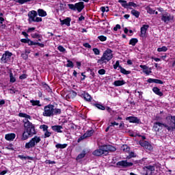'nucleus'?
Wrapping results in <instances>:
<instances>
[{
  "mask_svg": "<svg viewBox=\"0 0 175 175\" xmlns=\"http://www.w3.org/2000/svg\"><path fill=\"white\" fill-rule=\"evenodd\" d=\"M157 51H159V53L166 52L167 51V47L162 46L161 48H158Z\"/></svg>",
  "mask_w": 175,
  "mask_h": 175,
  "instance_id": "36",
  "label": "nucleus"
},
{
  "mask_svg": "<svg viewBox=\"0 0 175 175\" xmlns=\"http://www.w3.org/2000/svg\"><path fill=\"white\" fill-rule=\"evenodd\" d=\"M67 62H68V64H66L67 68H73L75 66L72 61L68 60Z\"/></svg>",
  "mask_w": 175,
  "mask_h": 175,
  "instance_id": "43",
  "label": "nucleus"
},
{
  "mask_svg": "<svg viewBox=\"0 0 175 175\" xmlns=\"http://www.w3.org/2000/svg\"><path fill=\"white\" fill-rule=\"evenodd\" d=\"M98 39H99L100 42H106V40H107V38L105 36H100L98 37Z\"/></svg>",
  "mask_w": 175,
  "mask_h": 175,
  "instance_id": "42",
  "label": "nucleus"
},
{
  "mask_svg": "<svg viewBox=\"0 0 175 175\" xmlns=\"http://www.w3.org/2000/svg\"><path fill=\"white\" fill-rule=\"evenodd\" d=\"M93 51L95 55H99V54H100V51H99V49H98L97 48H94Z\"/></svg>",
  "mask_w": 175,
  "mask_h": 175,
  "instance_id": "48",
  "label": "nucleus"
},
{
  "mask_svg": "<svg viewBox=\"0 0 175 175\" xmlns=\"http://www.w3.org/2000/svg\"><path fill=\"white\" fill-rule=\"evenodd\" d=\"M124 84H125V81H124V80H122V81L118 80V81H115L113 82V85L116 87H120L121 85H124Z\"/></svg>",
  "mask_w": 175,
  "mask_h": 175,
  "instance_id": "25",
  "label": "nucleus"
},
{
  "mask_svg": "<svg viewBox=\"0 0 175 175\" xmlns=\"http://www.w3.org/2000/svg\"><path fill=\"white\" fill-rule=\"evenodd\" d=\"M152 91L156 95H158L159 96H163V93L161 92V90L157 87H154L152 88Z\"/></svg>",
  "mask_w": 175,
  "mask_h": 175,
  "instance_id": "22",
  "label": "nucleus"
},
{
  "mask_svg": "<svg viewBox=\"0 0 175 175\" xmlns=\"http://www.w3.org/2000/svg\"><path fill=\"white\" fill-rule=\"evenodd\" d=\"M10 83H16V77H14L12 71L10 72Z\"/></svg>",
  "mask_w": 175,
  "mask_h": 175,
  "instance_id": "29",
  "label": "nucleus"
},
{
  "mask_svg": "<svg viewBox=\"0 0 175 175\" xmlns=\"http://www.w3.org/2000/svg\"><path fill=\"white\" fill-rule=\"evenodd\" d=\"M166 120H171V122H172L175 126V116H167Z\"/></svg>",
  "mask_w": 175,
  "mask_h": 175,
  "instance_id": "39",
  "label": "nucleus"
},
{
  "mask_svg": "<svg viewBox=\"0 0 175 175\" xmlns=\"http://www.w3.org/2000/svg\"><path fill=\"white\" fill-rule=\"evenodd\" d=\"M131 13L133 16L136 17V18H139V16H140V12L135 10H132Z\"/></svg>",
  "mask_w": 175,
  "mask_h": 175,
  "instance_id": "28",
  "label": "nucleus"
},
{
  "mask_svg": "<svg viewBox=\"0 0 175 175\" xmlns=\"http://www.w3.org/2000/svg\"><path fill=\"white\" fill-rule=\"evenodd\" d=\"M139 67L143 69V70H147L148 69V66L146 65H140Z\"/></svg>",
  "mask_w": 175,
  "mask_h": 175,
  "instance_id": "59",
  "label": "nucleus"
},
{
  "mask_svg": "<svg viewBox=\"0 0 175 175\" xmlns=\"http://www.w3.org/2000/svg\"><path fill=\"white\" fill-rule=\"evenodd\" d=\"M115 125L118 126L119 124L116 122H111V124L109 125V126H114Z\"/></svg>",
  "mask_w": 175,
  "mask_h": 175,
  "instance_id": "64",
  "label": "nucleus"
},
{
  "mask_svg": "<svg viewBox=\"0 0 175 175\" xmlns=\"http://www.w3.org/2000/svg\"><path fill=\"white\" fill-rule=\"evenodd\" d=\"M82 96L87 102H91V100H92V97H91V96L88 93L83 94Z\"/></svg>",
  "mask_w": 175,
  "mask_h": 175,
  "instance_id": "24",
  "label": "nucleus"
},
{
  "mask_svg": "<svg viewBox=\"0 0 175 175\" xmlns=\"http://www.w3.org/2000/svg\"><path fill=\"white\" fill-rule=\"evenodd\" d=\"M27 44L29 46H36V42L28 39Z\"/></svg>",
  "mask_w": 175,
  "mask_h": 175,
  "instance_id": "47",
  "label": "nucleus"
},
{
  "mask_svg": "<svg viewBox=\"0 0 175 175\" xmlns=\"http://www.w3.org/2000/svg\"><path fill=\"white\" fill-rule=\"evenodd\" d=\"M98 73L100 75H105L106 73V70L105 69L102 68L98 71Z\"/></svg>",
  "mask_w": 175,
  "mask_h": 175,
  "instance_id": "53",
  "label": "nucleus"
},
{
  "mask_svg": "<svg viewBox=\"0 0 175 175\" xmlns=\"http://www.w3.org/2000/svg\"><path fill=\"white\" fill-rule=\"evenodd\" d=\"M146 168L148 170H151L152 172H155V167H154L153 165H148V167H146Z\"/></svg>",
  "mask_w": 175,
  "mask_h": 175,
  "instance_id": "52",
  "label": "nucleus"
},
{
  "mask_svg": "<svg viewBox=\"0 0 175 175\" xmlns=\"http://www.w3.org/2000/svg\"><path fill=\"white\" fill-rule=\"evenodd\" d=\"M58 114H61V109H57L53 105L45 106L42 113L44 117H53V116H58Z\"/></svg>",
  "mask_w": 175,
  "mask_h": 175,
  "instance_id": "1",
  "label": "nucleus"
},
{
  "mask_svg": "<svg viewBox=\"0 0 175 175\" xmlns=\"http://www.w3.org/2000/svg\"><path fill=\"white\" fill-rule=\"evenodd\" d=\"M109 150H111V151H116V148L101 146L98 149L93 152V155H95V157H100V155H107L109 154Z\"/></svg>",
  "mask_w": 175,
  "mask_h": 175,
  "instance_id": "3",
  "label": "nucleus"
},
{
  "mask_svg": "<svg viewBox=\"0 0 175 175\" xmlns=\"http://www.w3.org/2000/svg\"><path fill=\"white\" fill-rule=\"evenodd\" d=\"M38 16V12L35 10H32L29 12L28 17H29V23H32L35 21V18Z\"/></svg>",
  "mask_w": 175,
  "mask_h": 175,
  "instance_id": "13",
  "label": "nucleus"
},
{
  "mask_svg": "<svg viewBox=\"0 0 175 175\" xmlns=\"http://www.w3.org/2000/svg\"><path fill=\"white\" fill-rule=\"evenodd\" d=\"M148 83H155L156 84H163V81L159 80V79H155L150 78L147 80Z\"/></svg>",
  "mask_w": 175,
  "mask_h": 175,
  "instance_id": "21",
  "label": "nucleus"
},
{
  "mask_svg": "<svg viewBox=\"0 0 175 175\" xmlns=\"http://www.w3.org/2000/svg\"><path fill=\"white\" fill-rule=\"evenodd\" d=\"M167 124L160 122H155L153 124V130L154 132H159L160 129H162V127L164 126V128H167V131H172L173 129V127L170 126V122L167 121Z\"/></svg>",
  "mask_w": 175,
  "mask_h": 175,
  "instance_id": "4",
  "label": "nucleus"
},
{
  "mask_svg": "<svg viewBox=\"0 0 175 175\" xmlns=\"http://www.w3.org/2000/svg\"><path fill=\"white\" fill-rule=\"evenodd\" d=\"M33 22H35V23H40V22H42V18L41 17H36L34 19Z\"/></svg>",
  "mask_w": 175,
  "mask_h": 175,
  "instance_id": "57",
  "label": "nucleus"
},
{
  "mask_svg": "<svg viewBox=\"0 0 175 175\" xmlns=\"http://www.w3.org/2000/svg\"><path fill=\"white\" fill-rule=\"evenodd\" d=\"M120 62L116 61V64L113 65V69H117L118 68H120Z\"/></svg>",
  "mask_w": 175,
  "mask_h": 175,
  "instance_id": "51",
  "label": "nucleus"
},
{
  "mask_svg": "<svg viewBox=\"0 0 175 175\" xmlns=\"http://www.w3.org/2000/svg\"><path fill=\"white\" fill-rule=\"evenodd\" d=\"M126 121H129V122H132L133 124H139L140 123V119L137 118L135 116H130L126 118Z\"/></svg>",
  "mask_w": 175,
  "mask_h": 175,
  "instance_id": "14",
  "label": "nucleus"
},
{
  "mask_svg": "<svg viewBox=\"0 0 175 175\" xmlns=\"http://www.w3.org/2000/svg\"><path fill=\"white\" fill-rule=\"evenodd\" d=\"M121 73L123 75H130L131 71L126 70L125 68H122V66H119Z\"/></svg>",
  "mask_w": 175,
  "mask_h": 175,
  "instance_id": "33",
  "label": "nucleus"
},
{
  "mask_svg": "<svg viewBox=\"0 0 175 175\" xmlns=\"http://www.w3.org/2000/svg\"><path fill=\"white\" fill-rule=\"evenodd\" d=\"M129 6H132L133 8H137V4L135 3L134 2H129L128 3V8H129Z\"/></svg>",
  "mask_w": 175,
  "mask_h": 175,
  "instance_id": "49",
  "label": "nucleus"
},
{
  "mask_svg": "<svg viewBox=\"0 0 175 175\" xmlns=\"http://www.w3.org/2000/svg\"><path fill=\"white\" fill-rule=\"evenodd\" d=\"M94 106H95V107H97V109H98L99 110H105V106L100 105V104H94Z\"/></svg>",
  "mask_w": 175,
  "mask_h": 175,
  "instance_id": "37",
  "label": "nucleus"
},
{
  "mask_svg": "<svg viewBox=\"0 0 175 175\" xmlns=\"http://www.w3.org/2000/svg\"><path fill=\"white\" fill-rule=\"evenodd\" d=\"M121 150L122 151H124L125 152H129V150H131V148L129 147H128L126 145H123L121 147Z\"/></svg>",
  "mask_w": 175,
  "mask_h": 175,
  "instance_id": "35",
  "label": "nucleus"
},
{
  "mask_svg": "<svg viewBox=\"0 0 175 175\" xmlns=\"http://www.w3.org/2000/svg\"><path fill=\"white\" fill-rule=\"evenodd\" d=\"M131 158H136V154L135 152H131L129 153V155L126 157V159H131Z\"/></svg>",
  "mask_w": 175,
  "mask_h": 175,
  "instance_id": "40",
  "label": "nucleus"
},
{
  "mask_svg": "<svg viewBox=\"0 0 175 175\" xmlns=\"http://www.w3.org/2000/svg\"><path fill=\"white\" fill-rule=\"evenodd\" d=\"M39 46V47H42V48H43V47H44V44H43V43H40V42H36V46Z\"/></svg>",
  "mask_w": 175,
  "mask_h": 175,
  "instance_id": "62",
  "label": "nucleus"
},
{
  "mask_svg": "<svg viewBox=\"0 0 175 175\" xmlns=\"http://www.w3.org/2000/svg\"><path fill=\"white\" fill-rule=\"evenodd\" d=\"M57 50H59V51H60V53H65V51H66V49H65V48H64V46L59 45L57 47Z\"/></svg>",
  "mask_w": 175,
  "mask_h": 175,
  "instance_id": "44",
  "label": "nucleus"
},
{
  "mask_svg": "<svg viewBox=\"0 0 175 175\" xmlns=\"http://www.w3.org/2000/svg\"><path fill=\"white\" fill-rule=\"evenodd\" d=\"M146 10L147 13H148L149 14H154L155 13V10H152V8L150 7H147Z\"/></svg>",
  "mask_w": 175,
  "mask_h": 175,
  "instance_id": "38",
  "label": "nucleus"
},
{
  "mask_svg": "<svg viewBox=\"0 0 175 175\" xmlns=\"http://www.w3.org/2000/svg\"><path fill=\"white\" fill-rule=\"evenodd\" d=\"M70 21L72 19L70 17H67L64 20L60 19L61 25H67V27H70Z\"/></svg>",
  "mask_w": 175,
  "mask_h": 175,
  "instance_id": "15",
  "label": "nucleus"
},
{
  "mask_svg": "<svg viewBox=\"0 0 175 175\" xmlns=\"http://www.w3.org/2000/svg\"><path fill=\"white\" fill-rule=\"evenodd\" d=\"M28 77L27 74H23L19 77L20 80H25Z\"/></svg>",
  "mask_w": 175,
  "mask_h": 175,
  "instance_id": "55",
  "label": "nucleus"
},
{
  "mask_svg": "<svg viewBox=\"0 0 175 175\" xmlns=\"http://www.w3.org/2000/svg\"><path fill=\"white\" fill-rule=\"evenodd\" d=\"M40 129H42L44 132H46L48 131L47 129H49V126L46 124L41 125L40 126Z\"/></svg>",
  "mask_w": 175,
  "mask_h": 175,
  "instance_id": "41",
  "label": "nucleus"
},
{
  "mask_svg": "<svg viewBox=\"0 0 175 175\" xmlns=\"http://www.w3.org/2000/svg\"><path fill=\"white\" fill-rule=\"evenodd\" d=\"M41 140L42 139H40V137L35 136L34 137L31 138V140L25 144V148L27 150H29V148H33V147H35L38 143H40Z\"/></svg>",
  "mask_w": 175,
  "mask_h": 175,
  "instance_id": "5",
  "label": "nucleus"
},
{
  "mask_svg": "<svg viewBox=\"0 0 175 175\" xmlns=\"http://www.w3.org/2000/svg\"><path fill=\"white\" fill-rule=\"evenodd\" d=\"M118 3L121 4L122 8H125L126 9L128 8V3L126 1L118 0Z\"/></svg>",
  "mask_w": 175,
  "mask_h": 175,
  "instance_id": "30",
  "label": "nucleus"
},
{
  "mask_svg": "<svg viewBox=\"0 0 175 175\" xmlns=\"http://www.w3.org/2000/svg\"><path fill=\"white\" fill-rule=\"evenodd\" d=\"M21 57H22V58H23V59H28V55L27 54L22 53Z\"/></svg>",
  "mask_w": 175,
  "mask_h": 175,
  "instance_id": "60",
  "label": "nucleus"
},
{
  "mask_svg": "<svg viewBox=\"0 0 175 175\" xmlns=\"http://www.w3.org/2000/svg\"><path fill=\"white\" fill-rule=\"evenodd\" d=\"M139 40H137V38H131L129 41V44H131V46H136V43H137Z\"/></svg>",
  "mask_w": 175,
  "mask_h": 175,
  "instance_id": "32",
  "label": "nucleus"
},
{
  "mask_svg": "<svg viewBox=\"0 0 175 175\" xmlns=\"http://www.w3.org/2000/svg\"><path fill=\"white\" fill-rule=\"evenodd\" d=\"M154 171H151L150 170L147 169L146 175H152V172Z\"/></svg>",
  "mask_w": 175,
  "mask_h": 175,
  "instance_id": "63",
  "label": "nucleus"
},
{
  "mask_svg": "<svg viewBox=\"0 0 175 175\" xmlns=\"http://www.w3.org/2000/svg\"><path fill=\"white\" fill-rule=\"evenodd\" d=\"M25 130L29 133V135H31L33 136V135H36V131L35 130V126L33 124L28 123L26 124L25 126Z\"/></svg>",
  "mask_w": 175,
  "mask_h": 175,
  "instance_id": "8",
  "label": "nucleus"
},
{
  "mask_svg": "<svg viewBox=\"0 0 175 175\" xmlns=\"http://www.w3.org/2000/svg\"><path fill=\"white\" fill-rule=\"evenodd\" d=\"M5 140H8V142H13L14 139H16V134L14 133H8L6 134L5 136Z\"/></svg>",
  "mask_w": 175,
  "mask_h": 175,
  "instance_id": "18",
  "label": "nucleus"
},
{
  "mask_svg": "<svg viewBox=\"0 0 175 175\" xmlns=\"http://www.w3.org/2000/svg\"><path fill=\"white\" fill-rule=\"evenodd\" d=\"M161 21H163L165 24H169L172 20H174V16L170 15L168 12H164L161 14Z\"/></svg>",
  "mask_w": 175,
  "mask_h": 175,
  "instance_id": "7",
  "label": "nucleus"
},
{
  "mask_svg": "<svg viewBox=\"0 0 175 175\" xmlns=\"http://www.w3.org/2000/svg\"><path fill=\"white\" fill-rule=\"evenodd\" d=\"M50 136H51V133L49 132L48 130L45 131L44 137H50Z\"/></svg>",
  "mask_w": 175,
  "mask_h": 175,
  "instance_id": "54",
  "label": "nucleus"
},
{
  "mask_svg": "<svg viewBox=\"0 0 175 175\" xmlns=\"http://www.w3.org/2000/svg\"><path fill=\"white\" fill-rule=\"evenodd\" d=\"M51 129L55 132H57V133H62V129H64V127H62V126H60V125H55V126H52Z\"/></svg>",
  "mask_w": 175,
  "mask_h": 175,
  "instance_id": "19",
  "label": "nucleus"
},
{
  "mask_svg": "<svg viewBox=\"0 0 175 175\" xmlns=\"http://www.w3.org/2000/svg\"><path fill=\"white\" fill-rule=\"evenodd\" d=\"M38 16H40V17H46L47 16V13L46 12V11H44L42 9H39L38 10Z\"/></svg>",
  "mask_w": 175,
  "mask_h": 175,
  "instance_id": "27",
  "label": "nucleus"
},
{
  "mask_svg": "<svg viewBox=\"0 0 175 175\" xmlns=\"http://www.w3.org/2000/svg\"><path fill=\"white\" fill-rule=\"evenodd\" d=\"M45 163H48L49 165H54V164H55V161H50V160H46V161H45Z\"/></svg>",
  "mask_w": 175,
  "mask_h": 175,
  "instance_id": "61",
  "label": "nucleus"
},
{
  "mask_svg": "<svg viewBox=\"0 0 175 175\" xmlns=\"http://www.w3.org/2000/svg\"><path fill=\"white\" fill-rule=\"evenodd\" d=\"M85 150H83L81 153H80L77 157V161H79V159H83L84 157H85Z\"/></svg>",
  "mask_w": 175,
  "mask_h": 175,
  "instance_id": "31",
  "label": "nucleus"
},
{
  "mask_svg": "<svg viewBox=\"0 0 175 175\" xmlns=\"http://www.w3.org/2000/svg\"><path fill=\"white\" fill-rule=\"evenodd\" d=\"M18 3H21V5H23L27 2H31V0H17Z\"/></svg>",
  "mask_w": 175,
  "mask_h": 175,
  "instance_id": "46",
  "label": "nucleus"
},
{
  "mask_svg": "<svg viewBox=\"0 0 175 175\" xmlns=\"http://www.w3.org/2000/svg\"><path fill=\"white\" fill-rule=\"evenodd\" d=\"M139 144L142 147L148 150V151H151L152 150V146L150 144V142L144 140H142L139 142Z\"/></svg>",
  "mask_w": 175,
  "mask_h": 175,
  "instance_id": "12",
  "label": "nucleus"
},
{
  "mask_svg": "<svg viewBox=\"0 0 175 175\" xmlns=\"http://www.w3.org/2000/svg\"><path fill=\"white\" fill-rule=\"evenodd\" d=\"M32 38H33V39H39V38H40V35L38 33H34L32 35Z\"/></svg>",
  "mask_w": 175,
  "mask_h": 175,
  "instance_id": "58",
  "label": "nucleus"
},
{
  "mask_svg": "<svg viewBox=\"0 0 175 175\" xmlns=\"http://www.w3.org/2000/svg\"><path fill=\"white\" fill-rule=\"evenodd\" d=\"M83 47H85L86 49H91V45L88 42L83 44Z\"/></svg>",
  "mask_w": 175,
  "mask_h": 175,
  "instance_id": "56",
  "label": "nucleus"
},
{
  "mask_svg": "<svg viewBox=\"0 0 175 175\" xmlns=\"http://www.w3.org/2000/svg\"><path fill=\"white\" fill-rule=\"evenodd\" d=\"M150 26L148 25H143L141 27V35L142 36H146V33L147 32V29H148Z\"/></svg>",
  "mask_w": 175,
  "mask_h": 175,
  "instance_id": "20",
  "label": "nucleus"
},
{
  "mask_svg": "<svg viewBox=\"0 0 175 175\" xmlns=\"http://www.w3.org/2000/svg\"><path fill=\"white\" fill-rule=\"evenodd\" d=\"M68 7L71 10H74V11L77 10V12L79 13H80L81 12V10H83V9H84V8H85V5H84V2L80 1L75 4H68Z\"/></svg>",
  "mask_w": 175,
  "mask_h": 175,
  "instance_id": "6",
  "label": "nucleus"
},
{
  "mask_svg": "<svg viewBox=\"0 0 175 175\" xmlns=\"http://www.w3.org/2000/svg\"><path fill=\"white\" fill-rule=\"evenodd\" d=\"M113 58V51L110 49H107L105 52L103 53V56L99 59L97 62L100 65H103V64H107L109 61L112 59Z\"/></svg>",
  "mask_w": 175,
  "mask_h": 175,
  "instance_id": "2",
  "label": "nucleus"
},
{
  "mask_svg": "<svg viewBox=\"0 0 175 175\" xmlns=\"http://www.w3.org/2000/svg\"><path fill=\"white\" fill-rule=\"evenodd\" d=\"M94 134V130L88 131L83 136L79 138L78 140H83L87 137H90Z\"/></svg>",
  "mask_w": 175,
  "mask_h": 175,
  "instance_id": "16",
  "label": "nucleus"
},
{
  "mask_svg": "<svg viewBox=\"0 0 175 175\" xmlns=\"http://www.w3.org/2000/svg\"><path fill=\"white\" fill-rule=\"evenodd\" d=\"M77 95V93H76L75 91H71L66 96V98L67 100H70V99L76 98Z\"/></svg>",
  "mask_w": 175,
  "mask_h": 175,
  "instance_id": "17",
  "label": "nucleus"
},
{
  "mask_svg": "<svg viewBox=\"0 0 175 175\" xmlns=\"http://www.w3.org/2000/svg\"><path fill=\"white\" fill-rule=\"evenodd\" d=\"M116 165L118 167H131V166H133V163L128 162L127 161H118Z\"/></svg>",
  "mask_w": 175,
  "mask_h": 175,
  "instance_id": "11",
  "label": "nucleus"
},
{
  "mask_svg": "<svg viewBox=\"0 0 175 175\" xmlns=\"http://www.w3.org/2000/svg\"><path fill=\"white\" fill-rule=\"evenodd\" d=\"M13 55V54L9 51H5V53L3 54L2 57L1 59V62L3 64H7L8 61H10V57Z\"/></svg>",
  "mask_w": 175,
  "mask_h": 175,
  "instance_id": "10",
  "label": "nucleus"
},
{
  "mask_svg": "<svg viewBox=\"0 0 175 175\" xmlns=\"http://www.w3.org/2000/svg\"><path fill=\"white\" fill-rule=\"evenodd\" d=\"M18 116L25 118L23 120L24 127H25V125H27V124H29V125H31V124H32L31 122H29V120H31V116L24 113H19Z\"/></svg>",
  "mask_w": 175,
  "mask_h": 175,
  "instance_id": "9",
  "label": "nucleus"
},
{
  "mask_svg": "<svg viewBox=\"0 0 175 175\" xmlns=\"http://www.w3.org/2000/svg\"><path fill=\"white\" fill-rule=\"evenodd\" d=\"M100 10L103 13H105V12H109V7H101Z\"/></svg>",
  "mask_w": 175,
  "mask_h": 175,
  "instance_id": "50",
  "label": "nucleus"
},
{
  "mask_svg": "<svg viewBox=\"0 0 175 175\" xmlns=\"http://www.w3.org/2000/svg\"><path fill=\"white\" fill-rule=\"evenodd\" d=\"M30 103H31L32 106H42L39 100H31Z\"/></svg>",
  "mask_w": 175,
  "mask_h": 175,
  "instance_id": "26",
  "label": "nucleus"
},
{
  "mask_svg": "<svg viewBox=\"0 0 175 175\" xmlns=\"http://www.w3.org/2000/svg\"><path fill=\"white\" fill-rule=\"evenodd\" d=\"M56 148H66V147H68V144H57L55 145Z\"/></svg>",
  "mask_w": 175,
  "mask_h": 175,
  "instance_id": "34",
  "label": "nucleus"
},
{
  "mask_svg": "<svg viewBox=\"0 0 175 175\" xmlns=\"http://www.w3.org/2000/svg\"><path fill=\"white\" fill-rule=\"evenodd\" d=\"M32 137V135L25 130L23 133L21 139L22 140H27V139H29V137Z\"/></svg>",
  "mask_w": 175,
  "mask_h": 175,
  "instance_id": "23",
  "label": "nucleus"
},
{
  "mask_svg": "<svg viewBox=\"0 0 175 175\" xmlns=\"http://www.w3.org/2000/svg\"><path fill=\"white\" fill-rule=\"evenodd\" d=\"M6 150H10L11 151L14 150V148L13 146V144H10L7 147H5Z\"/></svg>",
  "mask_w": 175,
  "mask_h": 175,
  "instance_id": "45",
  "label": "nucleus"
}]
</instances>
